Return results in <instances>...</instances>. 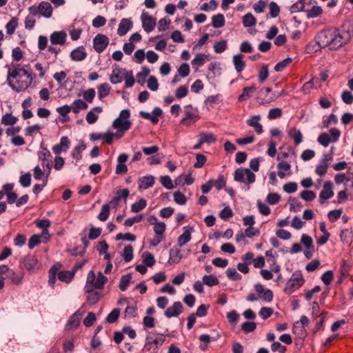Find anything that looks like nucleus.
Here are the masks:
<instances>
[{
  "label": "nucleus",
  "mask_w": 353,
  "mask_h": 353,
  "mask_svg": "<svg viewBox=\"0 0 353 353\" xmlns=\"http://www.w3.org/2000/svg\"><path fill=\"white\" fill-rule=\"evenodd\" d=\"M37 156L44 174L48 176L52 168V156L50 152L46 148L42 147L41 150L37 152Z\"/></svg>",
  "instance_id": "0eeeda50"
},
{
  "label": "nucleus",
  "mask_w": 353,
  "mask_h": 353,
  "mask_svg": "<svg viewBox=\"0 0 353 353\" xmlns=\"http://www.w3.org/2000/svg\"><path fill=\"white\" fill-rule=\"evenodd\" d=\"M330 134L321 133L317 139L319 143L324 147H327L330 143L336 142L340 138L341 133L338 129L333 128L330 129Z\"/></svg>",
  "instance_id": "6e6552de"
},
{
  "label": "nucleus",
  "mask_w": 353,
  "mask_h": 353,
  "mask_svg": "<svg viewBox=\"0 0 353 353\" xmlns=\"http://www.w3.org/2000/svg\"><path fill=\"white\" fill-rule=\"evenodd\" d=\"M256 90V87L255 85L245 87L243 90V93L239 96L238 100L239 101H246L251 97V94Z\"/></svg>",
  "instance_id": "c9c22d12"
},
{
  "label": "nucleus",
  "mask_w": 353,
  "mask_h": 353,
  "mask_svg": "<svg viewBox=\"0 0 353 353\" xmlns=\"http://www.w3.org/2000/svg\"><path fill=\"white\" fill-rule=\"evenodd\" d=\"M132 279V275L131 274H127L125 275H123L121 277L119 288V289L124 292L127 290L128 286L129 285L130 281Z\"/></svg>",
  "instance_id": "79ce46f5"
},
{
  "label": "nucleus",
  "mask_w": 353,
  "mask_h": 353,
  "mask_svg": "<svg viewBox=\"0 0 353 353\" xmlns=\"http://www.w3.org/2000/svg\"><path fill=\"white\" fill-rule=\"evenodd\" d=\"M214 50L216 53H221L224 52L227 48V41L225 40H221L220 41L216 42L214 44Z\"/></svg>",
  "instance_id": "338daca9"
},
{
  "label": "nucleus",
  "mask_w": 353,
  "mask_h": 353,
  "mask_svg": "<svg viewBox=\"0 0 353 353\" xmlns=\"http://www.w3.org/2000/svg\"><path fill=\"white\" fill-rule=\"evenodd\" d=\"M310 6H307L305 12H307L309 18H314L318 17L322 13V8L318 6H312L311 8H309Z\"/></svg>",
  "instance_id": "ea45409f"
},
{
  "label": "nucleus",
  "mask_w": 353,
  "mask_h": 353,
  "mask_svg": "<svg viewBox=\"0 0 353 353\" xmlns=\"http://www.w3.org/2000/svg\"><path fill=\"white\" fill-rule=\"evenodd\" d=\"M260 120V115H252L246 121L249 126L254 128L258 134H261L263 132V126L259 122Z\"/></svg>",
  "instance_id": "412c9836"
},
{
  "label": "nucleus",
  "mask_w": 353,
  "mask_h": 353,
  "mask_svg": "<svg viewBox=\"0 0 353 353\" xmlns=\"http://www.w3.org/2000/svg\"><path fill=\"white\" fill-rule=\"evenodd\" d=\"M58 279L61 281H64L65 283H69L72 281L73 279L74 274V272L72 271H60L58 274Z\"/></svg>",
  "instance_id": "a18cd8bd"
},
{
  "label": "nucleus",
  "mask_w": 353,
  "mask_h": 353,
  "mask_svg": "<svg viewBox=\"0 0 353 353\" xmlns=\"http://www.w3.org/2000/svg\"><path fill=\"white\" fill-rule=\"evenodd\" d=\"M208 59V55L203 53H198L196 54L193 60L192 61V67L195 69H198L202 66Z\"/></svg>",
  "instance_id": "2f4dec72"
},
{
  "label": "nucleus",
  "mask_w": 353,
  "mask_h": 353,
  "mask_svg": "<svg viewBox=\"0 0 353 353\" xmlns=\"http://www.w3.org/2000/svg\"><path fill=\"white\" fill-rule=\"evenodd\" d=\"M312 0H300L290 6V11L291 13L301 11L305 12L307 6H310Z\"/></svg>",
  "instance_id": "a878e982"
},
{
  "label": "nucleus",
  "mask_w": 353,
  "mask_h": 353,
  "mask_svg": "<svg viewBox=\"0 0 353 353\" xmlns=\"http://www.w3.org/2000/svg\"><path fill=\"white\" fill-rule=\"evenodd\" d=\"M120 314V310L119 308L113 309L111 312L107 316L106 321L110 323H113L117 321Z\"/></svg>",
  "instance_id": "680f3d73"
},
{
  "label": "nucleus",
  "mask_w": 353,
  "mask_h": 353,
  "mask_svg": "<svg viewBox=\"0 0 353 353\" xmlns=\"http://www.w3.org/2000/svg\"><path fill=\"white\" fill-rule=\"evenodd\" d=\"M81 316V313L80 312V310H78L68 319L65 325V329L70 330L72 327H78L80 323Z\"/></svg>",
  "instance_id": "cd10ccee"
},
{
  "label": "nucleus",
  "mask_w": 353,
  "mask_h": 353,
  "mask_svg": "<svg viewBox=\"0 0 353 353\" xmlns=\"http://www.w3.org/2000/svg\"><path fill=\"white\" fill-rule=\"evenodd\" d=\"M199 139L201 143L210 144L216 141V136L211 132H201L199 134Z\"/></svg>",
  "instance_id": "f704fd0d"
},
{
  "label": "nucleus",
  "mask_w": 353,
  "mask_h": 353,
  "mask_svg": "<svg viewBox=\"0 0 353 353\" xmlns=\"http://www.w3.org/2000/svg\"><path fill=\"white\" fill-rule=\"evenodd\" d=\"M133 248L131 245H128L124 248L123 258L125 262H130L133 259Z\"/></svg>",
  "instance_id": "603ef678"
},
{
  "label": "nucleus",
  "mask_w": 353,
  "mask_h": 353,
  "mask_svg": "<svg viewBox=\"0 0 353 353\" xmlns=\"http://www.w3.org/2000/svg\"><path fill=\"white\" fill-rule=\"evenodd\" d=\"M183 305L180 301H176L174 304L168 307L164 314L167 318L176 317L183 312Z\"/></svg>",
  "instance_id": "dca6fc26"
},
{
  "label": "nucleus",
  "mask_w": 353,
  "mask_h": 353,
  "mask_svg": "<svg viewBox=\"0 0 353 353\" xmlns=\"http://www.w3.org/2000/svg\"><path fill=\"white\" fill-rule=\"evenodd\" d=\"M70 146V141L67 137H62L59 144L54 145L52 150L56 154H61L63 151L65 152Z\"/></svg>",
  "instance_id": "393cba45"
},
{
  "label": "nucleus",
  "mask_w": 353,
  "mask_h": 353,
  "mask_svg": "<svg viewBox=\"0 0 353 353\" xmlns=\"http://www.w3.org/2000/svg\"><path fill=\"white\" fill-rule=\"evenodd\" d=\"M107 281V277L104 276L101 272H99L97 273V277L96 279L94 272L92 270L90 271L87 276V281L85 286V292L87 293H90L93 291V288L98 290L103 289L104 285Z\"/></svg>",
  "instance_id": "20e7f679"
},
{
  "label": "nucleus",
  "mask_w": 353,
  "mask_h": 353,
  "mask_svg": "<svg viewBox=\"0 0 353 353\" xmlns=\"http://www.w3.org/2000/svg\"><path fill=\"white\" fill-rule=\"evenodd\" d=\"M343 32L336 28L321 31L316 37V43L321 48L337 50L345 45L353 36V25L345 23L343 25Z\"/></svg>",
  "instance_id": "f257e3e1"
},
{
  "label": "nucleus",
  "mask_w": 353,
  "mask_h": 353,
  "mask_svg": "<svg viewBox=\"0 0 353 353\" xmlns=\"http://www.w3.org/2000/svg\"><path fill=\"white\" fill-rule=\"evenodd\" d=\"M110 86L108 83H105L101 85H100L98 87V97L100 100L103 99V98L106 97L109 95L110 92Z\"/></svg>",
  "instance_id": "e433bc0d"
},
{
  "label": "nucleus",
  "mask_w": 353,
  "mask_h": 353,
  "mask_svg": "<svg viewBox=\"0 0 353 353\" xmlns=\"http://www.w3.org/2000/svg\"><path fill=\"white\" fill-rule=\"evenodd\" d=\"M219 283V281L218 278L214 275L210 274V275H204L203 276V283L210 286H215L218 285Z\"/></svg>",
  "instance_id": "a19ab883"
},
{
  "label": "nucleus",
  "mask_w": 353,
  "mask_h": 353,
  "mask_svg": "<svg viewBox=\"0 0 353 353\" xmlns=\"http://www.w3.org/2000/svg\"><path fill=\"white\" fill-rule=\"evenodd\" d=\"M36 226L38 228L42 229V234H48V237H50V234L48 228L50 226L51 222L47 219H38L35 221Z\"/></svg>",
  "instance_id": "c756f323"
},
{
  "label": "nucleus",
  "mask_w": 353,
  "mask_h": 353,
  "mask_svg": "<svg viewBox=\"0 0 353 353\" xmlns=\"http://www.w3.org/2000/svg\"><path fill=\"white\" fill-rule=\"evenodd\" d=\"M259 168V160L258 159H252L250 161V168H239L235 171L234 176L236 177H252L255 176L254 172H257Z\"/></svg>",
  "instance_id": "1a4fd4ad"
},
{
  "label": "nucleus",
  "mask_w": 353,
  "mask_h": 353,
  "mask_svg": "<svg viewBox=\"0 0 353 353\" xmlns=\"http://www.w3.org/2000/svg\"><path fill=\"white\" fill-rule=\"evenodd\" d=\"M17 121V118L12 116L11 114H6L1 118V123L6 125L14 124Z\"/></svg>",
  "instance_id": "13d9d810"
},
{
  "label": "nucleus",
  "mask_w": 353,
  "mask_h": 353,
  "mask_svg": "<svg viewBox=\"0 0 353 353\" xmlns=\"http://www.w3.org/2000/svg\"><path fill=\"white\" fill-rule=\"evenodd\" d=\"M34 77L31 71L21 68L19 64L12 63L8 65L6 83L16 92L26 90L30 86Z\"/></svg>",
  "instance_id": "f03ea898"
},
{
  "label": "nucleus",
  "mask_w": 353,
  "mask_h": 353,
  "mask_svg": "<svg viewBox=\"0 0 353 353\" xmlns=\"http://www.w3.org/2000/svg\"><path fill=\"white\" fill-rule=\"evenodd\" d=\"M147 205L146 200L144 199H139L137 202L134 203L131 205V211L133 212H139L144 209Z\"/></svg>",
  "instance_id": "09e8293b"
},
{
  "label": "nucleus",
  "mask_w": 353,
  "mask_h": 353,
  "mask_svg": "<svg viewBox=\"0 0 353 353\" xmlns=\"http://www.w3.org/2000/svg\"><path fill=\"white\" fill-rule=\"evenodd\" d=\"M301 243L306 249H310L314 247L312 237L305 234H302L301 238Z\"/></svg>",
  "instance_id": "5fc2aeb1"
},
{
  "label": "nucleus",
  "mask_w": 353,
  "mask_h": 353,
  "mask_svg": "<svg viewBox=\"0 0 353 353\" xmlns=\"http://www.w3.org/2000/svg\"><path fill=\"white\" fill-rule=\"evenodd\" d=\"M305 283V279L301 271H295L287 281L284 288L286 294H291L295 290L300 288Z\"/></svg>",
  "instance_id": "39448f33"
},
{
  "label": "nucleus",
  "mask_w": 353,
  "mask_h": 353,
  "mask_svg": "<svg viewBox=\"0 0 353 353\" xmlns=\"http://www.w3.org/2000/svg\"><path fill=\"white\" fill-rule=\"evenodd\" d=\"M124 68H117L112 70V74L110 76V81L112 84H117L123 80V77L127 72Z\"/></svg>",
  "instance_id": "6ab92c4d"
},
{
  "label": "nucleus",
  "mask_w": 353,
  "mask_h": 353,
  "mask_svg": "<svg viewBox=\"0 0 353 353\" xmlns=\"http://www.w3.org/2000/svg\"><path fill=\"white\" fill-rule=\"evenodd\" d=\"M133 26L132 21L130 19H122L119 24L117 34L119 36H124L127 32L132 29Z\"/></svg>",
  "instance_id": "5701e85b"
},
{
  "label": "nucleus",
  "mask_w": 353,
  "mask_h": 353,
  "mask_svg": "<svg viewBox=\"0 0 353 353\" xmlns=\"http://www.w3.org/2000/svg\"><path fill=\"white\" fill-rule=\"evenodd\" d=\"M123 80L125 81V84L126 88H131L134 84V78L133 76V72L132 70H128L125 73Z\"/></svg>",
  "instance_id": "6e6d98bb"
},
{
  "label": "nucleus",
  "mask_w": 353,
  "mask_h": 353,
  "mask_svg": "<svg viewBox=\"0 0 353 353\" xmlns=\"http://www.w3.org/2000/svg\"><path fill=\"white\" fill-rule=\"evenodd\" d=\"M142 257L143 263L148 267H152L156 262L154 256L149 252H145Z\"/></svg>",
  "instance_id": "de8ad7c7"
},
{
  "label": "nucleus",
  "mask_w": 353,
  "mask_h": 353,
  "mask_svg": "<svg viewBox=\"0 0 353 353\" xmlns=\"http://www.w3.org/2000/svg\"><path fill=\"white\" fill-rule=\"evenodd\" d=\"M332 187L333 184L330 181L324 183L323 190L319 194V203L321 204H324L328 199L333 197L334 192Z\"/></svg>",
  "instance_id": "f8f14e48"
},
{
  "label": "nucleus",
  "mask_w": 353,
  "mask_h": 353,
  "mask_svg": "<svg viewBox=\"0 0 353 353\" xmlns=\"http://www.w3.org/2000/svg\"><path fill=\"white\" fill-rule=\"evenodd\" d=\"M226 274L228 279L232 281H239L241 279V275L237 272L235 268H230L226 270Z\"/></svg>",
  "instance_id": "864d4df0"
},
{
  "label": "nucleus",
  "mask_w": 353,
  "mask_h": 353,
  "mask_svg": "<svg viewBox=\"0 0 353 353\" xmlns=\"http://www.w3.org/2000/svg\"><path fill=\"white\" fill-rule=\"evenodd\" d=\"M130 112L129 110H122L117 118H116L112 123V128L117 130L114 137L117 139L121 138L124 132L128 130L132 125L130 120Z\"/></svg>",
  "instance_id": "7ed1b4c3"
},
{
  "label": "nucleus",
  "mask_w": 353,
  "mask_h": 353,
  "mask_svg": "<svg viewBox=\"0 0 353 353\" xmlns=\"http://www.w3.org/2000/svg\"><path fill=\"white\" fill-rule=\"evenodd\" d=\"M154 334H157V331L150 332L145 337V344L143 351L149 353H157L161 347L157 340L154 337Z\"/></svg>",
  "instance_id": "9d476101"
},
{
  "label": "nucleus",
  "mask_w": 353,
  "mask_h": 353,
  "mask_svg": "<svg viewBox=\"0 0 353 353\" xmlns=\"http://www.w3.org/2000/svg\"><path fill=\"white\" fill-rule=\"evenodd\" d=\"M150 70L147 67H143L141 72L137 74V82L140 84H143L145 81L146 77L149 75Z\"/></svg>",
  "instance_id": "8fccbe9b"
},
{
  "label": "nucleus",
  "mask_w": 353,
  "mask_h": 353,
  "mask_svg": "<svg viewBox=\"0 0 353 353\" xmlns=\"http://www.w3.org/2000/svg\"><path fill=\"white\" fill-rule=\"evenodd\" d=\"M154 184V178H141L139 182V190H146Z\"/></svg>",
  "instance_id": "4c0bfd02"
},
{
  "label": "nucleus",
  "mask_w": 353,
  "mask_h": 353,
  "mask_svg": "<svg viewBox=\"0 0 353 353\" xmlns=\"http://www.w3.org/2000/svg\"><path fill=\"white\" fill-rule=\"evenodd\" d=\"M289 137L293 139L295 145H299L303 141V134L301 132L294 128L289 130L288 132Z\"/></svg>",
  "instance_id": "473e14b6"
},
{
  "label": "nucleus",
  "mask_w": 353,
  "mask_h": 353,
  "mask_svg": "<svg viewBox=\"0 0 353 353\" xmlns=\"http://www.w3.org/2000/svg\"><path fill=\"white\" fill-rule=\"evenodd\" d=\"M72 112L74 113L79 112L80 110H85L88 108V104L81 99H76L73 101L72 105Z\"/></svg>",
  "instance_id": "c03bdc74"
},
{
  "label": "nucleus",
  "mask_w": 353,
  "mask_h": 353,
  "mask_svg": "<svg viewBox=\"0 0 353 353\" xmlns=\"http://www.w3.org/2000/svg\"><path fill=\"white\" fill-rule=\"evenodd\" d=\"M225 23V18L223 14H218L216 15L213 16L212 18V26L214 28H220L224 26Z\"/></svg>",
  "instance_id": "58836bf2"
},
{
  "label": "nucleus",
  "mask_w": 353,
  "mask_h": 353,
  "mask_svg": "<svg viewBox=\"0 0 353 353\" xmlns=\"http://www.w3.org/2000/svg\"><path fill=\"white\" fill-rule=\"evenodd\" d=\"M183 230V234H181L177 239L176 245L181 248L191 240V232L193 229L190 226H185Z\"/></svg>",
  "instance_id": "4be33fe9"
},
{
  "label": "nucleus",
  "mask_w": 353,
  "mask_h": 353,
  "mask_svg": "<svg viewBox=\"0 0 353 353\" xmlns=\"http://www.w3.org/2000/svg\"><path fill=\"white\" fill-rule=\"evenodd\" d=\"M342 212H343L342 208L330 211L327 214V217H328L329 221L332 223L335 222L340 218Z\"/></svg>",
  "instance_id": "4d7b16f0"
},
{
  "label": "nucleus",
  "mask_w": 353,
  "mask_h": 353,
  "mask_svg": "<svg viewBox=\"0 0 353 353\" xmlns=\"http://www.w3.org/2000/svg\"><path fill=\"white\" fill-rule=\"evenodd\" d=\"M256 328V324L252 321H246L241 325V330L246 334L254 331Z\"/></svg>",
  "instance_id": "052dcab7"
},
{
  "label": "nucleus",
  "mask_w": 353,
  "mask_h": 353,
  "mask_svg": "<svg viewBox=\"0 0 353 353\" xmlns=\"http://www.w3.org/2000/svg\"><path fill=\"white\" fill-rule=\"evenodd\" d=\"M57 269L54 265L50 268L49 270V279H48V284L52 288H54V284L56 282V274Z\"/></svg>",
  "instance_id": "e2e57ef3"
},
{
  "label": "nucleus",
  "mask_w": 353,
  "mask_h": 353,
  "mask_svg": "<svg viewBox=\"0 0 353 353\" xmlns=\"http://www.w3.org/2000/svg\"><path fill=\"white\" fill-rule=\"evenodd\" d=\"M67 34L65 31H55L50 36V41L52 45L63 46L65 43Z\"/></svg>",
  "instance_id": "f3484780"
},
{
  "label": "nucleus",
  "mask_w": 353,
  "mask_h": 353,
  "mask_svg": "<svg viewBox=\"0 0 353 353\" xmlns=\"http://www.w3.org/2000/svg\"><path fill=\"white\" fill-rule=\"evenodd\" d=\"M128 155L125 153L121 154L118 157L117 165L116 170H115L116 173L117 174L122 175V174H125L127 172L128 168L125 165V163L128 161Z\"/></svg>",
  "instance_id": "aec40b11"
},
{
  "label": "nucleus",
  "mask_w": 353,
  "mask_h": 353,
  "mask_svg": "<svg viewBox=\"0 0 353 353\" xmlns=\"http://www.w3.org/2000/svg\"><path fill=\"white\" fill-rule=\"evenodd\" d=\"M243 24L246 28L254 26L256 24V19L251 13L246 14L243 17Z\"/></svg>",
  "instance_id": "3c124183"
},
{
  "label": "nucleus",
  "mask_w": 353,
  "mask_h": 353,
  "mask_svg": "<svg viewBox=\"0 0 353 353\" xmlns=\"http://www.w3.org/2000/svg\"><path fill=\"white\" fill-rule=\"evenodd\" d=\"M141 21L143 30L149 33L154 30L156 26V19L150 15L148 12L143 11L141 15Z\"/></svg>",
  "instance_id": "9b49d317"
},
{
  "label": "nucleus",
  "mask_w": 353,
  "mask_h": 353,
  "mask_svg": "<svg viewBox=\"0 0 353 353\" xmlns=\"http://www.w3.org/2000/svg\"><path fill=\"white\" fill-rule=\"evenodd\" d=\"M181 247L174 245L170 250V256L168 263L170 265L179 263L185 256L181 253Z\"/></svg>",
  "instance_id": "a211bd4d"
},
{
  "label": "nucleus",
  "mask_w": 353,
  "mask_h": 353,
  "mask_svg": "<svg viewBox=\"0 0 353 353\" xmlns=\"http://www.w3.org/2000/svg\"><path fill=\"white\" fill-rule=\"evenodd\" d=\"M108 43L109 39L104 34H99L93 39V48L97 52H102Z\"/></svg>",
  "instance_id": "ddd939ff"
},
{
  "label": "nucleus",
  "mask_w": 353,
  "mask_h": 353,
  "mask_svg": "<svg viewBox=\"0 0 353 353\" xmlns=\"http://www.w3.org/2000/svg\"><path fill=\"white\" fill-rule=\"evenodd\" d=\"M28 11L33 16L40 14L46 19H50L52 15V5L48 1H41L38 6H32L28 8Z\"/></svg>",
  "instance_id": "423d86ee"
},
{
  "label": "nucleus",
  "mask_w": 353,
  "mask_h": 353,
  "mask_svg": "<svg viewBox=\"0 0 353 353\" xmlns=\"http://www.w3.org/2000/svg\"><path fill=\"white\" fill-rule=\"evenodd\" d=\"M255 290L259 294V297L266 302H271L273 299V292L269 289H265L264 287L257 283L254 285Z\"/></svg>",
  "instance_id": "2eb2a0df"
},
{
  "label": "nucleus",
  "mask_w": 353,
  "mask_h": 353,
  "mask_svg": "<svg viewBox=\"0 0 353 353\" xmlns=\"http://www.w3.org/2000/svg\"><path fill=\"white\" fill-rule=\"evenodd\" d=\"M148 88L152 91H157L159 88V83L157 79L154 76H150L147 82Z\"/></svg>",
  "instance_id": "0e129e2a"
},
{
  "label": "nucleus",
  "mask_w": 353,
  "mask_h": 353,
  "mask_svg": "<svg viewBox=\"0 0 353 353\" xmlns=\"http://www.w3.org/2000/svg\"><path fill=\"white\" fill-rule=\"evenodd\" d=\"M70 58L74 61H81L87 57V52L83 46H79L70 52Z\"/></svg>",
  "instance_id": "b1692460"
},
{
  "label": "nucleus",
  "mask_w": 353,
  "mask_h": 353,
  "mask_svg": "<svg viewBox=\"0 0 353 353\" xmlns=\"http://www.w3.org/2000/svg\"><path fill=\"white\" fill-rule=\"evenodd\" d=\"M17 27L18 19L17 17H12L6 25V33L10 35L12 34Z\"/></svg>",
  "instance_id": "37998d69"
},
{
  "label": "nucleus",
  "mask_w": 353,
  "mask_h": 353,
  "mask_svg": "<svg viewBox=\"0 0 353 353\" xmlns=\"http://www.w3.org/2000/svg\"><path fill=\"white\" fill-rule=\"evenodd\" d=\"M163 111L159 107H155L151 113L145 111L139 112L141 117L150 120L152 123L156 124L159 122V117L162 115Z\"/></svg>",
  "instance_id": "4468645a"
},
{
  "label": "nucleus",
  "mask_w": 353,
  "mask_h": 353,
  "mask_svg": "<svg viewBox=\"0 0 353 353\" xmlns=\"http://www.w3.org/2000/svg\"><path fill=\"white\" fill-rule=\"evenodd\" d=\"M290 202V210L294 212L300 211L302 205L300 201H299L296 198H290L289 200Z\"/></svg>",
  "instance_id": "bf43d9fd"
},
{
  "label": "nucleus",
  "mask_w": 353,
  "mask_h": 353,
  "mask_svg": "<svg viewBox=\"0 0 353 353\" xmlns=\"http://www.w3.org/2000/svg\"><path fill=\"white\" fill-rule=\"evenodd\" d=\"M110 211V204L103 205L101 212L97 216L99 220L101 221H105L109 217Z\"/></svg>",
  "instance_id": "49530a36"
},
{
  "label": "nucleus",
  "mask_w": 353,
  "mask_h": 353,
  "mask_svg": "<svg viewBox=\"0 0 353 353\" xmlns=\"http://www.w3.org/2000/svg\"><path fill=\"white\" fill-rule=\"evenodd\" d=\"M179 75L186 77L190 74V65L187 63H183L178 69Z\"/></svg>",
  "instance_id": "774afa93"
},
{
  "label": "nucleus",
  "mask_w": 353,
  "mask_h": 353,
  "mask_svg": "<svg viewBox=\"0 0 353 353\" xmlns=\"http://www.w3.org/2000/svg\"><path fill=\"white\" fill-rule=\"evenodd\" d=\"M23 264L27 270L31 271L34 270L37 266L38 260L35 256L29 254L26 256L23 259Z\"/></svg>",
  "instance_id": "bb28decb"
},
{
  "label": "nucleus",
  "mask_w": 353,
  "mask_h": 353,
  "mask_svg": "<svg viewBox=\"0 0 353 353\" xmlns=\"http://www.w3.org/2000/svg\"><path fill=\"white\" fill-rule=\"evenodd\" d=\"M243 56L241 54H235L233 56L232 61L234 68L238 72H242L245 66V63L243 60Z\"/></svg>",
  "instance_id": "7c9ffc66"
},
{
  "label": "nucleus",
  "mask_w": 353,
  "mask_h": 353,
  "mask_svg": "<svg viewBox=\"0 0 353 353\" xmlns=\"http://www.w3.org/2000/svg\"><path fill=\"white\" fill-rule=\"evenodd\" d=\"M190 108H192L191 105L185 107V117L181 119V123H185V121L188 119L192 120L193 122H195L198 119V115L196 111L189 110Z\"/></svg>",
  "instance_id": "72a5a7b5"
},
{
  "label": "nucleus",
  "mask_w": 353,
  "mask_h": 353,
  "mask_svg": "<svg viewBox=\"0 0 353 353\" xmlns=\"http://www.w3.org/2000/svg\"><path fill=\"white\" fill-rule=\"evenodd\" d=\"M279 176H285L292 174L291 165L287 161H281L277 165Z\"/></svg>",
  "instance_id": "c85d7f7f"
},
{
  "label": "nucleus",
  "mask_w": 353,
  "mask_h": 353,
  "mask_svg": "<svg viewBox=\"0 0 353 353\" xmlns=\"http://www.w3.org/2000/svg\"><path fill=\"white\" fill-rule=\"evenodd\" d=\"M233 212L230 207H225L220 212L219 216L223 220H228L233 216Z\"/></svg>",
  "instance_id": "69168bd1"
}]
</instances>
